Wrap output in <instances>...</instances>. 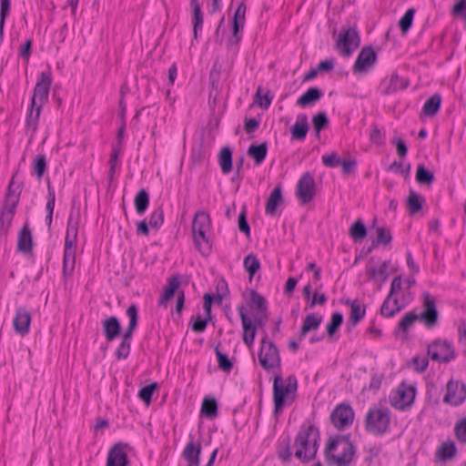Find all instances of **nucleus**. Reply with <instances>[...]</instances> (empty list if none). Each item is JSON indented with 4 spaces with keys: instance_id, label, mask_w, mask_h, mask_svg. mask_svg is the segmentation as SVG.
Instances as JSON below:
<instances>
[{
    "instance_id": "nucleus-1",
    "label": "nucleus",
    "mask_w": 466,
    "mask_h": 466,
    "mask_svg": "<svg viewBox=\"0 0 466 466\" xmlns=\"http://www.w3.org/2000/svg\"><path fill=\"white\" fill-rule=\"evenodd\" d=\"M320 441L319 429L313 424H303L297 433L294 443L291 445L288 440L279 456L283 461H289L294 456L301 462L313 460L318 452Z\"/></svg>"
},
{
    "instance_id": "nucleus-2",
    "label": "nucleus",
    "mask_w": 466,
    "mask_h": 466,
    "mask_svg": "<svg viewBox=\"0 0 466 466\" xmlns=\"http://www.w3.org/2000/svg\"><path fill=\"white\" fill-rule=\"evenodd\" d=\"M356 454V446L350 434L329 437L325 444L324 455L329 464L350 466Z\"/></svg>"
},
{
    "instance_id": "nucleus-3",
    "label": "nucleus",
    "mask_w": 466,
    "mask_h": 466,
    "mask_svg": "<svg viewBox=\"0 0 466 466\" xmlns=\"http://www.w3.org/2000/svg\"><path fill=\"white\" fill-rule=\"evenodd\" d=\"M298 380L289 375L284 381L280 375H276L273 382V414L278 417L285 408L292 405L297 397Z\"/></svg>"
},
{
    "instance_id": "nucleus-4",
    "label": "nucleus",
    "mask_w": 466,
    "mask_h": 466,
    "mask_svg": "<svg viewBox=\"0 0 466 466\" xmlns=\"http://www.w3.org/2000/svg\"><path fill=\"white\" fill-rule=\"evenodd\" d=\"M390 410L384 405H372L365 415V431L374 436H382L390 431Z\"/></svg>"
},
{
    "instance_id": "nucleus-5",
    "label": "nucleus",
    "mask_w": 466,
    "mask_h": 466,
    "mask_svg": "<svg viewBox=\"0 0 466 466\" xmlns=\"http://www.w3.org/2000/svg\"><path fill=\"white\" fill-rule=\"evenodd\" d=\"M210 228L211 219L208 213L203 210L196 212L192 221L193 239L196 248L204 256H208L212 249V245L207 237Z\"/></svg>"
},
{
    "instance_id": "nucleus-6",
    "label": "nucleus",
    "mask_w": 466,
    "mask_h": 466,
    "mask_svg": "<svg viewBox=\"0 0 466 466\" xmlns=\"http://www.w3.org/2000/svg\"><path fill=\"white\" fill-rule=\"evenodd\" d=\"M77 239V223L73 224L70 217L67 222L66 235L63 257V277L68 279L73 276L76 265V246Z\"/></svg>"
},
{
    "instance_id": "nucleus-7",
    "label": "nucleus",
    "mask_w": 466,
    "mask_h": 466,
    "mask_svg": "<svg viewBox=\"0 0 466 466\" xmlns=\"http://www.w3.org/2000/svg\"><path fill=\"white\" fill-rule=\"evenodd\" d=\"M127 316L129 319V323L122 334L121 342L115 352V356L117 360H126L130 353L133 333L138 325V309L136 304H131L127 308Z\"/></svg>"
},
{
    "instance_id": "nucleus-8",
    "label": "nucleus",
    "mask_w": 466,
    "mask_h": 466,
    "mask_svg": "<svg viewBox=\"0 0 466 466\" xmlns=\"http://www.w3.org/2000/svg\"><path fill=\"white\" fill-rule=\"evenodd\" d=\"M360 45V36L356 27L342 26L335 43V49L339 54L344 58H349L359 48Z\"/></svg>"
},
{
    "instance_id": "nucleus-9",
    "label": "nucleus",
    "mask_w": 466,
    "mask_h": 466,
    "mask_svg": "<svg viewBox=\"0 0 466 466\" xmlns=\"http://www.w3.org/2000/svg\"><path fill=\"white\" fill-rule=\"evenodd\" d=\"M258 362L265 370L280 368L281 365L279 350L275 343L268 339L267 334L260 341Z\"/></svg>"
},
{
    "instance_id": "nucleus-10",
    "label": "nucleus",
    "mask_w": 466,
    "mask_h": 466,
    "mask_svg": "<svg viewBox=\"0 0 466 466\" xmlns=\"http://www.w3.org/2000/svg\"><path fill=\"white\" fill-rule=\"evenodd\" d=\"M427 355L439 363H450L456 359V352L451 343L440 338L428 345Z\"/></svg>"
},
{
    "instance_id": "nucleus-11",
    "label": "nucleus",
    "mask_w": 466,
    "mask_h": 466,
    "mask_svg": "<svg viewBox=\"0 0 466 466\" xmlns=\"http://www.w3.org/2000/svg\"><path fill=\"white\" fill-rule=\"evenodd\" d=\"M296 197L301 205L312 201L316 196V183L310 172H305L299 177L296 186Z\"/></svg>"
},
{
    "instance_id": "nucleus-12",
    "label": "nucleus",
    "mask_w": 466,
    "mask_h": 466,
    "mask_svg": "<svg viewBox=\"0 0 466 466\" xmlns=\"http://www.w3.org/2000/svg\"><path fill=\"white\" fill-rule=\"evenodd\" d=\"M355 413L352 407L346 402L338 404L330 414V420L339 431L350 428L354 420Z\"/></svg>"
},
{
    "instance_id": "nucleus-13",
    "label": "nucleus",
    "mask_w": 466,
    "mask_h": 466,
    "mask_svg": "<svg viewBox=\"0 0 466 466\" xmlns=\"http://www.w3.org/2000/svg\"><path fill=\"white\" fill-rule=\"evenodd\" d=\"M422 307L423 310L420 314H418L420 321L428 329L434 328L438 323L439 311L436 306V299L428 291L422 294Z\"/></svg>"
},
{
    "instance_id": "nucleus-14",
    "label": "nucleus",
    "mask_w": 466,
    "mask_h": 466,
    "mask_svg": "<svg viewBox=\"0 0 466 466\" xmlns=\"http://www.w3.org/2000/svg\"><path fill=\"white\" fill-rule=\"evenodd\" d=\"M466 399V385L461 380H450L446 384L443 402L453 407L461 405Z\"/></svg>"
},
{
    "instance_id": "nucleus-15",
    "label": "nucleus",
    "mask_w": 466,
    "mask_h": 466,
    "mask_svg": "<svg viewBox=\"0 0 466 466\" xmlns=\"http://www.w3.org/2000/svg\"><path fill=\"white\" fill-rule=\"evenodd\" d=\"M377 54L372 46H364L359 53L357 59L352 66V72L355 75L367 73L376 63Z\"/></svg>"
},
{
    "instance_id": "nucleus-16",
    "label": "nucleus",
    "mask_w": 466,
    "mask_h": 466,
    "mask_svg": "<svg viewBox=\"0 0 466 466\" xmlns=\"http://www.w3.org/2000/svg\"><path fill=\"white\" fill-rule=\"evenodd\" d=\"M415 394L416 390L414 386L402 383L391 400V405L397 410H405L412 405Z\"/></svg>"
},
{
    "instance_id": "nucleus-17",
    "label": "nucleus",
    "mask_w": 466,
    "mask_h": 466,
    "mask_svg": "<svg viewBox=\"0 0 466 466\" xmlns=\"http://www.w3.org/2000/svg\"><path fill=\"white\" fill-rule=\"evenodd\" d=\"M52 86V76L50 72H41L39 78L34 88L32 98L35 102L42 106L47 102L49 91Z\"/></svg>"
},
{
    "instance_id": "nucleus-18",
    "label": "nucleus",
    "mask_w": 466,
    "mask_h": 466,
    "mask_svg": "<svg viewBox=\"0 0 466 466\" xmlns=\"http://www.w3.org/2000/svg\"><path fill=\"white\" fill-rule=\"evenodd\" d=\"M127 443L116 442L108 451L106 466H127L129 460L127 454Z\"/></svg>"
},
{
    "instance_id": "nucleus-19",
    "label": "nucleus",
    "mask_w": 466,
    "mask_h": 466,
    "mask_svg": "<svg viewBox=\"0 0 466 466\" xmlns=\"http://www.w3.org/2000/svg\"><path fill=\"white\" fill-rule=\"evenodd\" d=\"M238 312L239 314L242 327H243V341L248 346L253 345L256 332L255 327L251 324V319L248 316L247 309L244 305L238 306Z\"/></svg>"
},
{
    "instance_id": "nucleus-20",
    "label": "nucleus",
    "mask_w": 466,
    "mask_h": 466,
    "mask_svg": "<svg viewBox=\"0 0 466 466\" xmlns=\"http://www.w3.org/2000/svg\"><path fill=\"white\" fill-rule=\"evenodd\" d=\"M43 106L35 102L34 98H31V105L26 115L25 128L26 133L33 138L38 128V122Z\"/></svg>"
},
{
    "instance_id": "nucleus-21",
    "label": "nucleus",
    "mask_w": 466,
    "mask_h": 466,
    "mask_svg": "<svg viewBox=\"0 0 466 466\" xmlns=\"http://www.w3.org/2000/svg\"><path fill=\"white\" fill-rule=\"evenodd\" d=\"M201 444L194 441V436L189 435V441L186 444L182 452L183 458L187 462V466H198L200 461Z\"/></svg>"
},
{
    "instance_id": "nucleus-22",
    "label": "nucleus",
    "mask_w": 466,
    "mask_h": 466,
    "mask_svg": "<svg viewBox=\"0 0 466 466\" xmlns=\"http://www.w3.org/2000/svg\"><path fill=\"white\" fill-rule=\"evenodd\" d=\"M16 212L15 202L3 205L0 209V237H6Z\"/></svg>"
},
{
    "instance_id": "nucleus-23",
    "label": "nucleus",
    "mask_w": 466,
    "mask_h": 466,
    "mask_svg": "<svg viewBox=\"0 0 466 466\" xmlns=\"http://www.w3.org/2000/svg\"><path fill=\"white\" fill-rule=\"evenodd\" d=\"M181 277L180 275H173L167 279V285L163 288V294L160 296L158 299V305L162 307H167L170 299L175 295V293L178 292V289L181 284Z\"/></svg>"
},
{
    "instance_id": "nucleus-24",
    "label": "nucleus",
    "mask_w": 466,
    "mask_h": 466,
    "mask_svg": "<svg viewBox=\"0 0 466 466\" xmlns=\"http://www.w3.org/2000/svg\"><path fill=\"white\" fill-rule=\"evenodd\" d=\"M103 334L107 341H114L121 334V324L116 316H109L102 321Z\"/></svg>"
},
{
    "instance_id": "nucleus-25",
    "label": "nucleus",
    "mask_w": 466,
    "mask_h": 466,
    "mask_svg": "<svg viewBox=\"0 0 466 466\" xmlns=\"http://www.w3.org/2000/svg\"><path fill=\"white\" fill-rule=\"evenodd\" d=\"M33 250V237L29 223L25 222L18 232L17 251L27 254Z\"/></svg>"
},
{
    "instance_id": "nucleus-26",
    "label": "nucleus",
    "mask_w": 466,
    "mask_h": 466,
    "mask_svg": "<svg viewBox=\"0 0 466 466\" xmlns=\"http://www.w3.org/2000/svg\"><path fill=\"white\" fill-rule=\"evenodd\" d=\"M284 203L281 186L278 185L270 192L266 202L265 213L267 216L275 217L278 213V207Z\"/></svg>"
},
{
    "instance_id": "nucleus-27",
    "label": "nucleus",
    "mask_w": 466,
    "mask_h": 466,
    "mask_svg": "<svg viewBox=\"0 0 466 466\" xmlns=\"http://www.w3.org/2000/svg\"><path fill=\"white\" fill-rule=\"evenodd\" d=\"M343 303L350 307V315L348 320V324L351 327H355L366 315V306L361 305L359 299H347L343 300Z\"/></svg>"
},
{
    "instance_id": "nucleus-28",
    "label": "nucleus",
    "mask_w": 466,
    "mask_h": 466,
    "mask_svg": "<svg viewBox=\"0 0 466 466\" xmlns=\"http://www.w3.org/2000/svg\"><path fill=\"white\" fill-rule=\"evenodd\" d=\"M30 322L31 314L29 311L25 308H18L14 318L15 330L23 336L27 334L29 331Z\"/></svg>"
},
{
    "instance_id": "nucleus-29",
    "label": "nucleus",
    "mask_w": 466,
    "mask_h": 466,
    "mask_svg": "<svg viewBox=\"0 0 466 466\" xmlns=\"http://www.w3.org/2000/svg\"><path fill=\"white\" fill-rule=\"evenodd\" d=\"M309 128L307 115H298L295 124L290 127L291 138L294 140L303 141L307 137Z\"/></svg>"
},
{
    "instance_id": "nucleus-30",
    "label": "nucleus",
    "mask_w": 466,
    "mask_h": 466,
    "mask_svg": "<svg viewBox=\"0 0 466 466\" xmlns=\"http://www.w3.org/2000/svg\"><path fill=\"white\" fill-rule=\"evenodd\" d=\"M374 258H370L369 263L366 265V274L370 280H377L379 277H381V282H385L388 279L387 269L389 263L383 261L382 264L377 268L374 265Z\"/></svg>"
},
{
    "instance_id": "nucleus-31",
    "label": "nucleus",
    "mask_w": 466,
    "mask_h": 466,
    "mask_svg": "<svg viewBox=\"0 0 466 466\" xmlns=\"http://www.w3.org/2000/svg\"><path fill=\"white\" fill-rule=\"evenodd\" d=\"M323 96L322 91L317 86L309 87L297 100V105L301 107L312 106L317 103Z\"/></svg>"
},
{
    "instance_id": "nucleus-32",
    "label": "nucleus",
    "mask_w": 466,
    "mask_h": 466,
    "mask_svg": "<svg viewBox=\"0 0 466 466\" xmlns=\"http://www.w3.org/2000/svg\"><path fill=\"white\" fill-rule=\"evenodd\" d=\"M322 322V316L317 313H310L306 316L299 333V339L303 338L311 330L317 329Z\"/></svg>"
},
{
    "instance_id": "nucleus-33",
    "label": "nucleus",
    "mask_w": 466,
    "mask_h": 466,
    "mask_svg": "<svg viewBox=\"0 0 466 466\" xmlns=\"http://www.w3.org/2000/svg\"><path fill=\"white\" fill-rule=\"evenodd\" d=\"M268 154V144H251L248 149V155L254 159L255 165L259 166L265 160Z\"/></svg>"
},
{
    "instance_id": "nucleus-34",
    "label": "nucleus",
    "mask_w": 466,
    "mask_h": 466,
    "mask_svg": "<svg viewBox=\"0 0 466 466\" xmlns=\"http://www.w3.org/2000/svg\"><path fill=\"white\" fill-rule=\"evenodd\" d=\"M409 85L410 81L407 78L400 77L398 73L394 72L390 76L389 86L383 91V95H390L400 90H404L409 86Z\"/></svg>"
},
{
    "instance_id": "nucleus-35",
    "label": "nucleus",
    "mask_w": 466,
    "mask_h": 466,
    "mask_svg": "<svg viewBox=\"0 0 466 466\" xmlns=\"http://www.w3.org/2000/svg\"><path fill=\"white\" fill-rule=\"evenodd\" d=\"M218 160L222 173L228 174L232 170V151L229 147H223L218 153Z\"/></svg>"
},
{
    "instance_id": "nucleus-36",
    "label": "nucleus",
    "mask_w": 466,
    "mask_h": 466,
    "mask_svg": "<svg viewBox=\"0 0 466 466\" xmlns=\"http://www.w3.org/2000/svg\"><path fill=\"white\" fill-rule=\"evenodd\" d=\"M441 96L436 93L430 96L423 105L422 113L429 116H434L440 110Z\"/></svg>"
},
{
    "instance_id": "nucleus-37",
    "label": "nucleus",
    "mask_w": 466,
    "mask_h": 466,
    "mask_svg": "<svg viewBox=\"0 0 466 466\" xmlns=\"http://www.w3.org/2000/svg\"><path fill=\"white\" fill-rule=\"evenodd\" d=\"M249 307L256 310V314L268 313L266 299L254 289L250 291Z\"/></svg>"
},
{
    "instance_id": "nucleus-38",
    "label": "nucleus",
    "mask_w": 466,
    "mask_h": 466,
    "mask_svg": "<svg viewBox=\"0 0 466 466\" xmlns=\"http://www.w3.org/2000/svg\"><path fill=\"white\" fill-rule=\"evenodd\" d=\"M16 173L12 176V178L8 184L5 201L3 205H7L8 203L15 202L16 206L19 203V197L21 195V186L22 183L15 187V177Z\"/></svg>"
},
{
    "instance_id": "nucleus-39",
    "label": "nucleus",
    "mask_w": 466,
    "mask_h": 466,
    "mask_svg": "<svg viewBox=\"0 0 466 466\" xmlns=\"http://www.w3.org/2000/svg\"><path fill=\"white\" fill-rule=\"evenodd\" d=\"M424 202V197L419 195L412 189L410 190V194L407 198V208L410 215L418 213L422 208Z\"/></svg>"
},
{
    "instance_id": "nucleus-40",
    "label": "nucleus",
    "mask_w": 466,
    "mask_h": 466,
    "mask_svg": "<svg viewBox=\"0 0 466 466\" xmlns=\"http://www.w3.org/2000/svg\"><path fill=\"white\" fill-rule=\"evenodd\" d=\"M192 8V25L194 38H198V31L202 30L203 26V13L199 3L190 4Z\"/></svg>"
},
{
    "instance_id": "nucleus-41",
    "label": "nucleus",
    "mask_w": 466,
    "mask_h": 466,
    "mask_svg": "<svg viewBox=\"0 0 466 466\" xmlns=\"http://www.w3.org/2000/svg\"><path fill=\"white\" fill-rule=\"evenodd\" d=\"M457 449L454 441H449L443 442L436 451V456L446 461L452 459L456 454Z\"/></svg>"
},
{
    "instance_id": "nucleus-42",
    "label": "nucleus",
    "mask_w": 466,
    "mask_h": 466,
    "mask_svg": "<svg viewBox=\"0 0 466 466\" xmlns=\"http://www.w3.org/2000/svg\"><path fill=\"white\" fill-rule=\"evenodd\" d=\"M134 205L137 214L143 215L146 212L149 205V194L145 188L140 189L137 193Z\"/></svg>"
},
{
    "instance_id": "nucleus-43",
    "label": "nucleus",
    "mask_w": 466,
    "mask_h": 466,
    "mask_svg": "<svg viewBox=\"0 0 466 466\" xmlns=\"http://www.w3.org/2000/svg\"><path fill=\"white\" fill-rule=\"evenodd\" d=\"M201 414L213 419L218 415V402L213 397H205L201 405Z\"/></svg>"
},
{
    "instance_id": "nucleus-44",
    "label": "nucleus",
    "mask_w": 466,
    "mask_h": 466,
    "mask_svg": "<svg viewBox=\"0 0 466 466\" xmlns=\"http://www.w3.org/2000/svg\"><path fill=\"white\" fill-rule=\"evenodd\" d=\"M415 177L420 185H431L435 180L433 172L426 168L423 164H420L417 167Z\"/></svg>"
},
{
    "instance_id": "nucleus-45",
    "label": "nucleus",
    "mask_w": 466,
    "mask_h": 466,
    "mask_svg": "<svg viewBox=\"0 0 466 466\" xmlns=\"http://www.w3.org/2000/svg\"><path fill=\"white\" fill-rule=\"evenodd\" d=\"M349 234L355 241H360L367 236V228L361 219L356 220L350 228Z\"/></svg>"
},
{
    "instance_id": "nucleus-46",
    "label": "nucleus",
    "mask_w": 466,
    "mask_h": 466,
    "mask_svg": "<svg viewBox=\"0 0 466 466\" xmlns=\"http://www.w3.org/2000/svg\"><path fill=\"white\" fill-rule=\"evenodd\" d=\"M329 118L325 112H319L312 117V125L315 131V136L319 138L320 132L327 128L329 126Z\"/></svg>"
},
{
    "instance_id": "nucleus-47",
    "label": "nucleus",
    "mask_w": 466,
    "mask_h": 466,
    "mask_svg": "<svg viewBox=\"0 0 466 466\" xmlns=\"http://www.w3.org/2000/svg\"><path fill=\"white\" fill-rule=\"evenodd\" d=\"M243 265H244L246 271L249 275V279H252V277L260 268V261L258 260L257 256L254 255L253 253H250L244 258Z\"/></svg>"
},
{
    "instance_id": "nucleus-48",
    "label": "nucleus",
    "mask_w": 466,
    "mask_h": 466,
    "mask_svg": "<svg viewBox=\"0 0 466 466\" xmlns=\"http://www.w3.org/2000/svg\"><path fill=\"white\" fill-rule=\"evenodd\" d=\"M415 15L414 8H409L403 16L399 20V26L400 28L401 35H406L409 30L411 28L413 24V18Z\"/></svg>"
},
{
    "instance_id": "nucleus-49",
    "label": "nucleus",
    "mask_w": 466,
    "mask_h": 466,
    "mask_svg": "<svg viewBox=\"0 0 466 466\" xmlns=\"http://www.w3.org/2000/svg\"><path fill=\"white\" fill-rule=\"evenodd\" d=\"M377 238L372 240L371 245L376 248L379 245H389L392 240L391 233L389 229L383 227H378L376 228Z\"/></svg>"
},
{
    "instance_id": "nucleus-50",
    "label": "nucleus",
    "mask_w": 466,
    "mask_h": 466,
    "mask_svg": "<svg viewBox=\"0 0 466 466\" xmlns=\"http://www.w3.org/2000/svg\"><path fill=\"white\" fill-rule=\"evenodd\" d=\"M273 96L270 91L268 90L264 95H262V87L258 86L257 92L254 96V102L258 105V106L262 109H268L272 102Z\"/></svg>"
},
{
    "instance_id": "nucleus-51",
    "label": "nucleus",
    "mask_w": 466,
    "mask_h": 466,
    "mask_svg": "<svg viewBox=\"0 0 466 466\" xmlns=\"http://www.w3.org/2000/svg\"><path fill=\"white\" fill-rule=\"evenodd\" d=\"M47 168L46 158L44 155H37L33 161V175L41 179Z\"/></svg>"
},
{
    "instance_id": "nucleus-52",
    "label": "nucleus",
    "mask_w": 466,
    "mask_h": 466,
    "mask_svg": "<svg viewBox=\"0 0 466 466\" xmlns=\"http://www.w3.org/2000/svg\"><path fill=\"white\" fill-rule=\"evenodd\" d=\"M214 351L217 356L218 368L225 372H229L233 368V362L229 360L228 356L223 353L218 346L215 347Z\"/></svg>"
},
{
    "instance_id": "nucleus-53",
    "label": "nucleus",
    "mask_w": 466,
    "mask_h": 466,
    "mask_svg": "<svg viewBox=\"0 0 466 466\" xmlns=\"http://www.w3.org/2000/svg\"><path fill=\"white\" fill-rule=\"evenodd\" d=\"M343 322V315L340 312H334L331 315L329 322L327 324V334L332 337L339 329Z\"/></svg>"
},
{
    "instance_id": "nucleus-54",
    "label": "nucleus",
    "mask_w": 466,
    "mask_h": 466,
    "mask_svg": "<svg viewBox=\"0 0 466 466\" xmlns=\"http://www.w3.org/2000/svg\"><path fill=\"white\" fill-rule=\"evenodd\" d=\"M10 14V0H1L0 2V42L4 39V28L5 19Z\"/></svg>"
},
{
    "instance_id": "nucleus-55",
    "label": "nucleus",
    "mask_w": 466,
    "mask_h": 466,
    "mask_svg": "<svg viewBox=\"0 0 466 466\" xmlns=\"http://www.w3.org/2000/svg\"><path fill=\"white\" fill-rule=\"evenodd\" d=\"M157 387V382L150 383L142 387L138 391V398L143 400L147 405L151 402L153 393Z\"/></svg>"
},
{
    "instance_id": "nucleus-56",
    "label": "nucleus",
    "mask_w": 466,
    "mask_h": 466,
    "mask_svg": "<svg viewBox=\"0 0 466 466\" xmlns=\"http://www.w3.org/2000/svg\"><path fill=\"white\" fill-rule=\"evenodd\" d=\"M416 320H420L419 315L414 311H410L400 319L398 327L401 331L406 332Z\"/></svg>"
},
{
    "instance_id": "nucleus-57",
    "label": "nucleus",
    "mask_w": 466,
    "mask_h": 466,
    "mask_svg": "<svg viewBox=\"0 0 466 466\" xmlns=\"http://www.w3.org/2000/svg\"><path fill=\"white\" fill-rule=\"evenodd\" d=\"M244 27V24L242 22L232 21L231 30L232 36L228 39V45H238L242 38V29Z\"/></svg>"
},
{
    "instance_id": "nucleus-58",
    "label": "nucleus",
    "mask_w": 466,
    "mask_h": 466,
    "mask_svg": "<svg viewBox=\"0 0 466 466\" xmlns=\"http://www.w3.org/2000/svg\"><path fill=\"white\" fill-rule=\"evenodd\" d=\"M164 222V210L163 208L157 207L150 215L149 226L153 228H159Z\"/></svg>"
},
{
    "instance_id": "nucleus-59",
    "label": "nucleus",
    "mask_w": 466,
    "mask_h": 466,
    "mask_svg": "<svg viewBox=\"0 0 466 466\" xmlns=\"http://www.w3.org/2000/svg\"><path fill=\"white\" fill-rule=\"evenodd\" d=\"M210 321L209 317L204 319L200 316L196 318L192 317L190 320L191 329L196 333H202L205 331L208 323Z\"/></svg>"
},
{
    "instance_id": "nucleus-60",
    "label": "nucleus",
    "mask_w": 466,
    "mask_h": 466,
    "mask_svg": "<svg viewBox=\"0 0 466 466\" xmlns=\"http://www.w3.org/2000/svg\"><path fill=\"white\" fill-rule=\"evenodd\" d=\"M391 298L387 296L380 307V314L386 318H392L396 313L403 309V306H397L393 309H390V302Z\"/></svg>"
},
{
    "instance_id": "nucleus-61",
    "label": "nucleus",
    "mask_w": 466,
    "mask_h": 466,
    "mask_svg": "<svg viewBox=\"0 0 466 466\" xmlns=\"http://www.w3.org/2000/svg\"><path fill=\"white\" fill-rule=\"evenodd\" d=\"M382 451V444H374L369 448H365L364 451L368 453V455L364 458V461L368 464H372L374 459L379 457Z\"/></svg>"
},
{
    "instance_id": "nucleus-62",
    "label": "nucleus",
    "mask_w": 466,
    "mask_h": 466,
    "mask_svg": "<svg viewBox=\"0 0 466 466\" xmlns=\"http://www.w3.org/2000/svg\"><path fill=\"white\" fill-rule=\"evenodd\" d=\"M118 155H119V150L116 147H113L111 154H110L109 161H108L109 170L107 173V178L109 181H112L114 178L116 167L117 162H118Z\"/></svg>"
},
{
    "instance_id": "nucleus-63",
    "label": "nucleus",
    "mask_w": 466,
    "mask_h": 466,
    "mask_svg": "<svg viewBox=\"0 0 466 466\" xmlns=\"http://www.w3.org/2000/svg\"><path fill=\"white\" fill-rule=\"evenodd\" d=\"M341 159L336 152L325 154L322 156V163L328 167H336L340 166Z\"/></svg>"
},
{
    "instance_id": "nucleus-64",
    "label": "nucleus",
    "mask_w": 466,
    "mask_h": 466,
    "mask_svg": "<svg viewBox=\"0 0 466 466\" xmlns=\"http://www.w3.org/2000/svg\"><path fill=\"white\" fill-rule=\"evenodd\" d=\"M454 431L460 441H466V417L456 423Z\"/></svg>"
}]
</instances>
